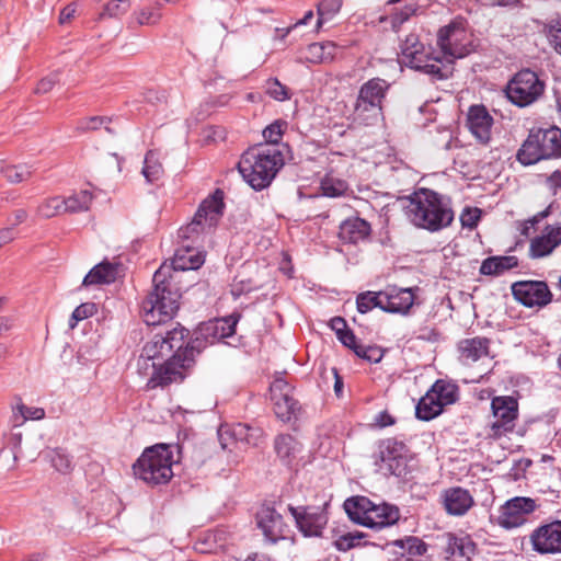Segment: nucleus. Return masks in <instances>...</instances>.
<instances>
[{"label": "nucleus", "mask_w": 561, "mask_h": 561, "mask_svg": "<svg viewBox=\"0 0 561 561\" xmlns=\"http://www.w3.org/2000/svg\"><path fill=\"white\" fill-rule=\"evenodd\" d=\"M188 331L180 324L164 334H156L151 341L145 345V354L151 357H168L163 367L156 371L153 377L147 381L148 389L164 387L172 382L182 381L185 377V370L194 363L195 353H199L203 343L199 336L194 341L186 342Z\"/></svg>", "instance_id": "obj_1"}, {"label": "nucleus", "mask_w": 561, "mask_h": 561, "mask_svg": "<svg viewBox=\"0 0 561 561\" xmlns=\"http://www.w3.org/2000/svg\"><path fill=\"white\" fill-rule=\"evenodd\" d=\"M224 194L220 190H216L201 203L192 221L180 228L181 244L172 260L174 271L197 270L204 264V253L194 245L218 225L224 215Z\"/></svg>", "instance_id": "obj_2"}, {"label": "nucleus", "mask_w": 561, "mask_h": 561, "mask_svg": "<svg viewBox=\"0 0 561 561\" xmlns=\"http://www.w3.org/2000/svg\"><path fill=\"white\" fill-rule=\"evenodd\" d=\"M405 215L415 227L431 232L450 226L454 220V211L449 202L427 188H423L410 197L405 206Z\"/></svg>", "instance_id": "obj_3"}, {"label": "nucleus", "mask_w": 561, "mask_h": 561, "mask_svg": "<svg viewBox=\"0 0 561 561\" xmlns=\"http://www.w3.org/2000/svg\"><path fill=\"white\" fill-rule=\"evenodd\" d=\"M169 267H160L152 277L153 289L141 304V317L147 325L171 320L179 309L181 294L168 279Z\"/></svg>", "instance_id": "obj_4"}, {"label": "nucleus", "mask_w": 561, "mask_h": 561, "mask_svg": "<svg viewBox=\"0 0 561 561\" xmlns=\"http://www.w3.org/2000/svg\"><path fill=\"white\" fill-rule=\"evenodd\" d=\"M284 162L279 148L259 146L242 154L238 171L253 190L261 191L271 184Z\"/></svg>", "instance_id": "obj_5"}, {"label": "nucleus", "mask_w": 561, "mask_h": 561, "mask_svg": "<svg viewBox=\"0 0 561 561\" xmlns=\"http://www.w3.org/2000/svg\"><path fill=\"white\" fill-rule=\"evenodd\" d=\"M437 56L443 60V72L447 75L449 65L455 59L465 58L477 48L476 39L468 27V23L461 19H455L437 32Z\"/></svg>", "instance_id": "obj_6"}, {"label": "nucleus", "mask_w": 561, "mask_h": 561, "mask_svg": "<svg viewBox=\"0 0 561 561\" xmlns=\"http://www.w3.org/2000/svg\"><path fill=\"white\" fill-rule=\"evenodd\" d=\"M175 447L157 444L146 448L133 466L135 477L150 485L168 483L173 477V449Z\"/></svg>", "instance_id": "obj_7"}, {"label": "nucleus", "mask_w": 561, "mask_h": 561, "mask_svg": "<svg viewBox=\"0 0 561 561\" xmlns=\"http://www.w3.org/2000/svg\"><path fill=\"white\" fill-rule=\"evenodd\" d=\"M344 508L353 522L376 530L390 527L400 518L398 507L386 503L375 504L366 496L347 499Z\"/></svg>", "instance_id": "obj_8"}, {"label": "nucleus", "mask_w": 561, "mask_h": 561, "mask_svg": "<svg viewBox=\"0 0 561 561\" xmlns=\"http://www.w3.org/2000/svg\"><path fill=\"white\" fill-rule=\"evenodd\" d=\"M560 157L561 129L556 126L530 129L516 154V159L523 165H531L540 160Z\"/></svg>", "instance_id": "obj_9"}, {"label": "nucleus", "mask_w": 561, "mask_h": 561, "mask_svg": "<svg viewBox=\"0 0 561 561\" xmlns=\"http://www.w3.org/2000/svg\"><path fill=\"white\" fill-rule=\"evenodd\" d=\"M400 61L412 69L423 71L437 79L447 77L443 72V60L437 55L426 51L415 34H409L400 44Z\"/></svg>", "instance_id": "obj_10"}, {"label": "nucleus", "mask_w": 561, "mask_h": 561, "mask_svg": "<svg viewBox=\"0 0 561 561\" xmlns=\"http://www.w3.org/2000/svg\"><path fill=\"white\" fill-rule=\"evenodd\" d=\"M518 401L512 396H497L491 400L492 420L488 436L499 439L515 428L518 419Z\"/></svg>", "instance_id": "obj_11"}, {"label": "nucleus", "mask_w": 561, "mask_h": 561, "mask_svg": "<svg viewBox=\"0 0 561 561\" xmlns=\"http://www.w3.org/2000/svg\"><path fill=\"white\" fill-rule=\"evenodd\" d=\"M543 91L545 82L529 69L517 72L506 87L508 100L519 107L535 103Z\"/></svg>", "instance_id": "obj_12"}, {"label": "nucleus", "mask_w": 561, "mask_h": 561, "mask_svg": "<svg viewBox=\"0 0 561 561\" xmlns=\"http://www.w3.org/2000/svg\"><path fill=\"white\" fill-rule=\"evenodd\" d=\"M537 508L531 497L516 496L506 501L499 510L497 524L505 529H513L527 523Z\"/></svg>", "instance_id": "obj_13"}, {"label": "nucleus", "mask_w": 561, "mask_h": 561, "mask_svg": "<svg viewBox=\"0 0 561 561\" xmlns=\"http://www.w3.org/2000/svg\"><path fill=\"white\" fill-rule=\"evenodd\" d=\"M376 465L385 474L402 477L407 472L405 445L394 439H388L379 446Z\"/></svg>", "instance_id": "obj_14"}, {"label": "nucleus", "mask_w": 561, "mask_h": 561, "mask_svg": "<svg viewBox=\"0 0 561 561\" xmlns=\"http://www.w3.org/2000/svg\"><path fill=\"white\" fill-rule=\"evenodd\" d=\"M531 549L538 554L561 553V520L536 527L529 535Z\"/></svg>", "instance_id": "obj_15"}, {"label": "nucleus", "mask_w": 561, "mask_h": 561, "mask_svg": "<svg viewBox=\"0 0 561 561\" xmlns=\"http://www.w3.org/2000/svg\"><path fill=\"white\" fill-rule=\"evenodd\" d=\"M516 300L526 307H542L551 301V293L545 282L523 280L512 285Z\"/></svg>", "instance_id": "obj_16"}, {"label": "nucleus", "mask_w": 561, "mask_h": 561, "mask_svg": "<svg viewBox=\"0 0 561 561\" xmlns=\"http://www.w3.org/2000/svg\"><path fill=\"white\" fill-rule=\"evenodd\" d=\"M415 290H417V288L388 286L385 290H381L380 296L383 311L401 314L408 313L414 304Z\"/></svg>", "instance_id": "obj_17"}, {"label": "nucleus", "mask_w": 561, "mask_h": 561, "mask_svg": "<svg viewBox=\"0 0 561 561\" xmlns=\"http://www.w3.org/2000/svg\"><path fill=\"white\" fill-rule=\"evenodd\" d=\"M256 523L264 537L275 543L285 538L286 524L283 516L275 508L263 506L256 514Z\"/></svg>", "instance_id": "obj_18"}, {"label": "nucleus", "mask_w": 561, "mask_h": 561, "mask_svg": "<svg viewBox=\"0 0 561 561\" xmlns=\"http://www.w3.org/2000/svg\"><path fill=\"white\" fill-rule=\"evenodd\" d=\"M288 510L295 518L297 527L305 536L317 537L321 535L327 524L325 515L308 507L289 505Z\"/></svg>", "instance_id": "obj_19"}, {"label": "nucleus", "mask_w": 561, "mask_h": 561, "mask_svg": "<svg viewBox=\"0 0 561 561\" xmlns=\"http://www.w3.org/2000/svg\"><path fill=\"white\" fill-rule=\"evenodd\" d=\"M493 118L483 105L470 106L467 115V126L474 138L485 145L491 139Z\"/></svg>", "instance_id": "obj_20"}, {"label": "nucleus", "mask_w": 561, "mask_h": 561, "mask_svg": "<svg viewBox=\"0 0 561 561\" xmlns=\"http://www.w3.org/2000/svg\"><path fill=\"white\" fill-rule=\"evenodd\" d=\"M442 503L448 515L462 516L474 504L471 493L461 486H451L442 492Z\"/></svg>", "instance_id": "obj_21"}, {"label": "nucleus", "mask_w": 561, "mask_h": 561, "mask_svg": "<svg viewBox=\"0 0 561 561\" xmlns=\"http://www.w3.org/2000/svg\"><path fill=\"white\" fill-rule=\"evenodd\" d=\"M237 319L233 317L210 320L203 323L197 332L203 345L214 344L222 339L231 336L236 331Z\"/></svg>", "instance_id": "obj_22"}, {"label": "nucleus", "mask_w": 561, "mask_h": 561, "mask_svg": "<svg viewBox=\"0 0 561 561\" xmlns=\"http://www.w3.org/2000/svg\"><path fill=\"white\" fill-rule=\"evenodd\" d=\"M561 244V226H547L540 236L530 241L529 255L540 259L550 255Z\"/></svg>", "instance_id": "obj_23"}, {"label": "nucleus", "mask_w": 561, "mask_h": 561, "mask_svg": "<svg viewBox=\"0 0 561 561\" xmlns=\"http://www.w3.org/2000/svg\"><path fill=\"white\" fill-rule=\"evenodd\" d=\"M459 359L463 365L490 357V341L486 337H471L458 343Z\"/></svg>", "instance_id": "obj_24"}, {"label": "nucleus", "mask_w": 561, "mask_h": 561, "mask_svg": "<svg viewBox=\"0 0 561 561\" xmlns=\"http://www.w3.org/2000/svg\"><path fill=\"white\" fill-rule=\"evenodd\" d=\"M221 447L227 449L229 447L226 442V436L232 437L237 443H244L250 446H257L263 436V431L259 427H251L248 424L238 423L231 428L221 427L218 432Z\"/></svg>", "instance_id": "obj_25"}, {"label": "nucleus", "mask_w": 561, "mask_h": 561, "mask_svg": "<svg viewBox=\"0 0 561 561\" xmlns=\"http://www.w3.org/2000/svg\"><path fill=\"white\" fill-rule=\"evenodd\" d=\"M370 233V225L359 218L351 217L340 225L339 238L343 242L357 243L365 240Z\"/></svg>", "instance_id": "obj_26"}, {"label": "nucleus", "mask_w": 561, "mask_h": 561, "mask_svg": "<svg viewBox=\"0 0 561 561\" xmlns=\"http://www.w3.org/2000/svg\"><path fill=\"white\" fill-rule=\"evenodd\" d=\"M444 552L446 559L453 561H470V556L473 553V543L466 537H456L453 534H446Z\"/></svg>", "instance_id": "obj_27"}, {"label": "nucleus", "mask_w": 561, "mask_h": 561, "mask_svg": "<svg viewBox=\"0 0 561 561\" xmlns=\"http://www.w3.org/2000/svg\"><path fill=\"white\" fill-rule=\"evenodd\" d=\"M118 275V265L108 261H103L95 265L83 278L82 285L85 287L93 285L111 284L115 282Z\"/></svg>", "instance_id": "obj_28"}, {"label": "nucleus", "mask_w": 561, "mask_h": 561, "mask_svg": "<svg viewBox=\"0 0 561 561\" xmlns=\"http://www.w3.org/2000/svg\"><path fill=\"white\" fill-rule=\"evenodd\" d=\"M393 545L402 550L398 552V561H417V558L427 552V545L414 536L394 540Z\"/></svg>", "instance_id": "obj_29"}, {"label": "nucleus", "mask_w": 561, "mask_h": 561, "mask_svg": "<svg viewBox=\"0 0 561 561\" xmlns=\"http://www.w3.org/2000/svg\"><path fill=\"white\" fill-rule=\"evenodd\" d=\"M388 89L386 80L373 78L360 87L357 99L382 106Z\"/></svg>", "instance_id": "obj_30"}, {"label": "nucleus", "mask_w": 561, "mask_h": 561, "mask_svg": "<svg viewBox=\"0 0 561 561\" xmlns=\"http://www.w3.org/2000/svg\"><path fill=\"white\" fill-rule=\"evenodd\" d=\"M517 265L518 259L514 255L490 256L482 262L480 273L482 275L499 276Z\"/></svg>", "instance_id": "obj_31"}, {"label": "nucleus", "mask_w": 561, "mask_h": 561, "mask_svg": "<svg viewBox=\"0 0 561 561\" xmlns=\"http://www.w3.org/2000/svg\"><path fill=\"white\" fill-rule=\"evenodd\" d=\"M434 399L442 404V409L446 405L453 404L458 399V387L445 380H436L430 388Z\"/></svg>", "instance_id": "obj_32"}, {"label": "nucleus", "mask_w": 561, "mask_h": 561, "mask_svg": "<svg viewBox=\"0 0 561 561\" xmlns=\"http://www.w3.org/2000/svg\"><path fill=\"white\" fill-rule=\"evenodd\" d=\"M443 412L439 404L428 389L427 392L419 400L415 407V416L422 421H431Z\"/></svg>", "instance_id": "obj_33"}, {"label": "nucleus", "mask_w": 561, "mask_h": 561, "mask_svg": "<svg viewBox=\"0 0 561 561\" xmlns=\"http://www.w3.org/2000/svg\"><path fill=\"white\" fill-rule=\"evenodd\" d=\"M354 115L360 123L373 125L382 116V106L357 99Z\"/></svg>", "instance_id": "obj_34"}, {"label": "nucleus", "mask_w": 561, "mask_h": 561, "mask_svg": "<svg viewBox=\"0 0 561 561\" xmlns=\"http://www.w3.org/2000/svg\"><path fill=\"white\" fill-rule=\"evenodd\" d=\"M336 45L333 42L313 43L308 46L307 58L311 62H327L334 58Z\"/></svg>", "instance_id": "obj_35"}, {"label": "nucleus", "mask_w": 561, "mask_h": 561, "mask_svg": "<svg viewBox=\"0 0 561 561\" xmlns=\"http://www.w3.org/2000/svg\"><path fill=\"white\" fill-rule=\"evenodd\" d=\"M93 199V195L88 190L73 193L72 195L64 198L66 213H80L89 209Z\"/></svg>", "instance_id": "obj_36"}, {"label": "nucleus", "mask_w": 561, "mask_h": 561, "mask_svg": "<svg viewBox=\"0 0 561 561\" xmlns=\"http://www.w3.org/2000/svg\"><path fill=\"white\" fill-rule=\"evenodd\" d=\"M0 176L9 183L16 184L28 179L31 171L26 165H12L0 160Z\"/></svg>", "instance_id": "obj_37"}, {"label": "nucleus", "mask_w": 561, "mask_h": 561, "mask_svg": "<svg viewBox=\"0 0 561 561\" xmlns=\"http://www.w3.org/2000/svg\"><path fill=\"white\" fill-rule=\"evenodd\" d=\"M142 174L149 183L156 182L162 176L163 168L156 151L150 150L147 152Z\"/></svg>", "instance_id": "obj_38"}, {"label": "nucleus", "mask_w": 561, "mask_h": 561, "mask_svg": "<svg viewBox=\"0 0 561 561\" xmlns=\"http://www.w3.org/2000/svg\"><path fill=\"white\" fill-rule=\"evenodd\" d=\"M275 451L280 459L288 461L299 451V443L290 435H278L275 439Z\"/></svg>", "instance_id": "obj_39"}, {"label": "nucleus", "mask_w": 561, "mask_h": 561, "mask_svg": "<svg viewBox=\"0 0 561 561\" xmlns=\"http://www.w3.org/2000/svg\"><path fill=\"white\" fill-rule=\"evenodd\" d=\"M342 0H322L317 5V28H321L325 22L331 21L341 10Z\"/></svg>", "instance_id": "obj_40"}, {"label": "nucleus", "mask_w": 561, "mask_h": 561, "mask_svg": "<svg viewBox=\"0 0 561 561\" xmlns=\"http://www.w3.org/2000/svg\"><path fill=\"white\" fill-rule=\"evenodd\" d=\"M273 403L275 414L283 421H289L298 409V402L293 397V392L278 398Z\"/></svg>", "instance_id": "obj_41"}, {"label": "nucleus", "mask_w": 561, "mask_h": 561, "mask_svg": "<svg viewBox=\"0 0 561 561\" xmlns=\"http://www.w3.org/2000/svg\"><path fill=\"white\" fill-rule=\"evenodd\" d=\"M287 127L288 123L283 119H276L266 126L263 130V137L267 142L265 146H273L278 148L279 141L282 140Z\"/></svg>", "instance_id": "obj_42"}, {"label": "nucleus", "mask_w": 561, "mask_h": 561, "mask_svg": "<svg viewBox=\"0 0 561 561\" xmlns=\"http://www.w3.org/2000/svg\"><path fill=\"white\" fill-rule=\"evenodd\" d=\"M62 213H66L65 202L60 196L47 198L37 207V214L43 218H51Z\"/></svg>", "instance_id": "obj_43"}, {"label": "nucleus", "mask_w": 561, "mask_h": 561, "mask_svg": "<svg viewBox=\"0 0 561 561\" xmlns=\"http://www.w3.org/2000/svg\"><path fill=\"white\" fill-rule=\"evenodd\" d=\"M51 466L61 473H69L73 466L71 457L64 449H54L47 453Z\"/></svg>", "instance_id": "obj_44"}, {"label": "nucleus", "mask_w": 561, "mask_h": 561, "mask_svg": "<svg viewBox=\"0 0 561 561\" xmlns=\"http://www.w3.org/2000/svg\"><path fill=\"white\" fill-rule=\"evenodd\" d=\"M380 296L381 291H367L358 295L356 300L357 310L360 313H366L375 307H378L381 310H383L382 299Z\"/></svg>", "instance_id": "obj_45"}, {"label": "nucleus", "mask_w": 561, "mask_h": 561, "mask_svg": "<svg viewBox=\"0 0 561 561\" xmlns=\"http://www.w3.org/2000/svg\"><path fill=\"white\" fill-rule=\"evenodd\" d=\"M321 191L327 197H339L347 191V184L343 180L325 176L321 181Z\"/></svg>", "instance_id": "obj_46"}, {"label": "nucleus", "mask_w": 561, "mask_h": 561, "mask_svg": "<svg viewBox=\"0 0 561 561\" xmlns=\"http://www.w3.org/2000/svg\"><path fill=\"white\" fill-rule=\"evenodd\" d=\"M421 7L416 3H408L400 11L396 12L390 18L391 30L398 32L400 26L407 22L411 16L416 15Z\"/></svg>", "instance_id": "obj_47"}, {"label": "nucleus", "mask_w": 561, "mask_h": 561, "mask_svg": "<svg viewBox=\"0 0 561 561\" xmlns=\"http://www.w3.org/2000/svg\"><path fill=\"white\" fill-rule=\"evenodd\" d=\"M160 357H151L145 354V347L142 348L141 355L137 360L138 371L142 376H149L148 381L153 377L154 370L158 371L163 367V364H158L156 359Z\"/></svg>", "instance_id": "obj_48"}, {"label": "nucleus", "mask_w": 561, "mask_h": 561, "mask_svg": "<svg viewBox=\"0 0 561 561\" xmlns=\"http://www.w3.org/2000/svg\"><path fill=\"white\" fill-rule=\"evenodd\" d=\"M265 92L272 99L283 102L290 99L289 89L282 84L278 79L271 78L265 83Z\"/></svg>", "instance_id": "obj_49"}, {"label": "nucleus", "mask_w": 561, "mask_h": 561, "mask_svg": "<svg viewBox=\"0 0 561 561\" xmlns=\"http://www.w3.org/2000/svg\"><path fill=\"white\" fill-rule=\"evenodd\" d=\"M134 16L139 25H156L161 19V12L157 8H142Z\"/></svg>", "instance_id": "obj_50"}, {"label": "nucleus", "mask_w": 561, "mask_h": 561, "mask_svg": "<svg viewBox=\"0 0 561 561\" xmlns=\"http://www.w3.org/2000/svg\"><path fill=\"white\" fill-rule=\"evenodd\" d=\"M364 537L365 535L360 531L347 533L339 537V539L335 541V547L340 551H347L356 546H359Z\"/></svg>", "instance_id": "obj_51"}, {"label": "nucleus", "mask_w": 561, "mask_h": 561, "mask_svg": "<svg viewBox=\"0 0 561 561\" xmlns=\"http://www.w3.org/2000/svg\"><path fill=\"white\" fill-rule=\"evenodd\" d=\"M130 4L128 0H110L105 5L103 11L101 12V18L103 16H118L126 13L129 9Z\"/></svg>", "instance_id": "obj_52"}, {"label": "nucleus", "mask_w": 561, "mask_h": 561, "mask_svg": "<svg viewBox=\"0 0 561 561\" xmlns=\"http://www.w3.org/2000/svg\"><path fill=\"white\" fill-rule=\"evenodd\" d=\"M95 311V305L91 302L82 304L78 306L71 314L69 320V327L71 329L76 328L79 321L84 320L91 317Z\"/></svg>", "instance_id": "obj_53"}, {"label": "nucleus", "mask_w": 561, "mask_h": 561, "mask_svg": "<svg viewBox=\"0 0 561 561\" xmlns=\"http://www.w3.org/2000/svg\"><path fill=\"white\" fill-rule=\"evenodd\" d=\"M271 400L274 402L280 397L293 392V388L284 377H277L270 386Z\"/></svg>", "instance_id": "obj_54"}, {"label": "nucleus", "mask_w": 561, "mask_h": 561, "mask_svg": "<svg viewBox=\"0 0 561 561\" xmlns=\"http://www.w3.org/2000/svg\"><path fill=\"white\" fill-rule=\"evenodd\" d=\"M548 35L554 50L561 55V16L549 24Z\"/></svg>", "instance_id": "obj_55"}, {"label": "nucleus", "mask_w": 561, "mask_h": 561, "mask_svg": "<svg viewBox=\"0 0 561 561\" xmlns=\"http://www.w3.org/2000/svg\"><path fill=\"white\" fill-rule=\"evenodd\" d=\"M481 218L479 208H467L460 216L461 225L466 228H474Z\"/></svg>", "instance_id": "obj_56"}, {"label": "nucleus", "mask_w": 561, "mask_h": 561, "mask_svg": "<svg viewBox=\"0 0 561 561\" xmlns=\"http://www.w3.org/2000/svg\"><path fill=\"white\" fill-rule=\"evenodd\" d=\"M58 81H59V72L58 71L51 72L38 82L36 92L37 93H47L55 87V84Z\"/></svg>", "instance_id": "obj_57"}, {"label": "nucleus", "mask_w": 561, "mask_h": 561, "mask_svg": "<svg viewBox=\"0 0 561 561\" xmlns=\"http://www.w3.org/2000/svg\"><path fill=\"white\" fill-rule=\"evenodd\" d=\"M19 411L24 413V416L26 417V421L34 420L38 421L44 419L45 411L42 408L37 407H27L22 402H19Z\"/></svg>", "instance_id": "obj_58"}, {"label": "nucleus", "mask_w": 561, "mask_h": 561, "mask_svg": "<svg viewBox=\"0 0 561 561\" xmlns=\"http://www.w3.org/2000/svg\"><path fill=\"white\" fill-rule=\"evenodd\" d=\"M104 122L103 117L93 116L90 118H87L80 123V129L82 130H95L99 128L100 125H102Z\"/></svg>", "instance_id": "obj_59"}, {"label": "nucleus", "mask_w": 561, "mask_h": 561, "mask_svg": "<svg viewBox=\"0 0 561 561\" xmlns=\"http://www.w3.org/2000/svg\"><path fill=\"white\" fill-rule=\"evenodd\" d=\"M76 12H77L76 3H70V4L66 5L60 12L59 23L60 24L68 23L75 16Z\"/></svg>", "instance_id": "obj_60"}, {"label": "nucleus", "mask_w": 561, "mask_h": 561, "mask_svg": "<svg viewBox=\"0 0 561 561\" xmlns=\"http://www.w3.org/2000/svg\"><path fill=\"white\" fill-rule=\"evenodd\" d=\"M339 341L346 347L353 350L354 347H356V344L358 343L357 342V339L355 336V334L351 331V330H347L346 332H344L343 334H341L339 337Z\"/></svg>", "instance_id": "obj_61"}, {"label": "nucleus", "mask_w": 561, "mask_h": 561, "mask_svg": "<svg viewBox=\"0 0 561 561\" xmlns=\"http://www.w3.org/2000/svg\"><path fill=\"white\" fill-rule=\"evenodd\" d=\"M331 328L337 337L348 330L346 321L341 317H335L331 320Z\"/></svg>", "instance_id": "obj_62"}, {"label": "nucleus", "mask_w": 561, "mask_h": 561, "mask_svg": "<svg viewBox=\"0 0 561 561\" xmlns=\"http://www.w3.org/2000/svg\"><path fill=\"white\" fill-rule=\"evenodd\" d=\"M10 422L13 427H20L26 422L23 411H19V403L12 409Z\"/></svg>", "instance_id": "obj_63"}, {"label": "nucleus", "mask_w": 561, "mask_h": 561, "mask_svg": "<svg viewBox=\"0 0 561 561\" xmlns=\"http://www.w3.org/2000/svg\"><path fill=\"white\" fill-rule=\"evenodd\" d=\"M366 356H365V359L370 362V363H378L381 360L382 358V352L379 347L377 346H368V348L366 350Z\"/></svg>", "instance_id": "obj_64"}]
</instances>
